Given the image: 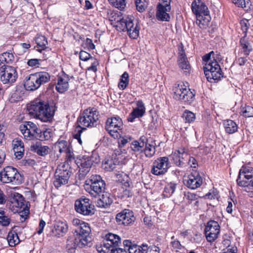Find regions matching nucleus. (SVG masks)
Here are the masks:
<instances>
[{
	"instance_id": "f257e3e1",
	"label": "nucleus",
	"mask_w": 253,
	"mask_h": 253,
	"mask_svg": "<svg viewBox=\"0 0 253 253\" xmlns=\"http://www.w3.org/2000/svg\"><path fill=\"white\" fill-rule=\"evenodd\" d=\"M27 110L30 114L45 122L50 121L53 116L48 104L39 99L32 101L28 106Z\"/></svg>"
},
{
	"instance_id": "f03ea898",
	"label": "nucleus",
	"mask_w": 253,
	"mask_h": 253,
	"mask_svg": "<svg viewBox=\"0 0 253 253\" xmlns=\"http://www.w3.org/2000/svg\"><path fill=\"white\" fill-rule=\"evenodd\" d=\"M211 54H213V51L204 55L203 60L205 62L204 66L205 75L207 80L212 83L220 80L223 77V73L217 61H213L210 59Z\"/></svg>"
},
{
	"instance_id": "7ed1b4c3",
	"label": "nucleus",
	"mask_w": 253,
	"mask_h": 253,
	"mask_svg": "<svg viewBox=\"0 0 253 253\" xmlns=\"http://www.w3.org/2000/svg\"><path fill=\"white\" fill-rule=\"evenodd\" d=\"M191 8L196 16V24L201 28L204 29L208 26L211 17L207 6L201 0H194L192 3Z\"/></svg>"
},
{
	"instance_id": "20e7f679",
	"label": "nucleus",
	"mask_w": 253,
	"mask_h": 253,
	"mask_svg": "<svg viewBox=\"0 0 253 253\" xmlns=\"http://www.w3.org/2000/svg\"><path fill=\"white\" fill-rule=\"evenodd\" d=\"M72 223L77 227L75 231L78 236V247L83 248L87 246L91 241V229L89 224L78 218L74 219Z\"/></svg>"
},
{
	"instance_id": "39448f33",
	"label": "nucleus",
	"mask_w": 253,
	"mask_h": 253,
	"mask_svg": "<svg viewBox=\"0 0 253 253\" xmlns=\"http://www.w3.org/2000/svg\"><path fill=\"white\" fill-rule=\"evenodd\" d=\"M116 27L118 30L127 31L130 38L136 39L139 36V27L137 22L134 23V18L132 16L118 17Z\"/></svg>"
},
{
	"instance_id": "423d86ee",
	"label": "nucleus",
	"mask_w": 253,
	"mask_h": 253,
	"mask_svg": "<svg viewBox=\"0 0 253 253\" xmlns=\"http://www.w3.org/2000/svg\"><path fill=\"white\" fill-rule=\"evenodd\" d=\"M50 75L47 72H41L30 74L24 80V87L27 90L34 91L38 89L42 84L47 83Z\"/></svg>"
},
{
	"instance_id": "0eeeda50",
	"label": "nucleus",
	"mask_w": 253,
	"mask_h": 253,
	"mask_svg": "<svg viewBox=\"0 0 253 253\" xmlns=\"http://www.w3.org/2000/svg\"><path fill=\"white\" fill-rule=\"evenodd\" d=\"M238 186L247 192H253V168L243 166L240 169L237 179Z\"/></svg>"
},
{
	"instance_id": "6e6552de",
	"label": "nucleus",
	"mask_w": 253,
	"mask_h": 253,
	"mask_svg": "<svg viewBox=\"0 0 253 253\" xmlns=\"http://www.w3.org/2000/svg\"><path fill=\"white\" fill-rule=\"evenodd\" d=\"M98 120V112L94 108L85 109L78 120V126L82 129L96 126Z\"/></svg>"
},
{
	"instance_id": "1a4fd4ad",
	"label": "nucleus",
	"mask_w": 253,
	"mask_h": 253,
	"mask_svg": "<svg viewBox=\"0 0 253 253\" xmlns=\"http://www.w3.org/2000/svg\"><path fill=\"white\" fill-rule=\"evenodd\" d=\"M173 98L185 103L190 104L193 102L195 94L187 88L184 83L175 84L173 88Z\"/></svg>"
},
{
	"instance_id": "9d476101",
	"label": "nucleus",
	"mask_w": 253,
	"mask_h": 253,
	"mask_svg": "<svg viewBox=\"0 0 253 253\" xmlns=\"http://www.w3.org/2000/svg\"><path fill=\"white\" fill-rule=\"evenodd\" d=\"M21 174L12 167H6L0 171V181L3 183L18 184L21 182Z\"/></svg>"
},
{
	"instance_id": "9b49d317",
	"label": "nucleus",
	"mask_w": 253,
	"mask_h": 253,
	"mask_svg": "<svg viewBox=\"0 0 253 253\" xmlns=\"http://www.w3.org/2000/svg\"><path fill=\"white\" fill-rule=\"evenodd\" d=\"M18 78L16 69L10 66L3 65L0 67V80L8 86L14 83Z\"/></svg>"
},
{
	"instance_id": "f8f14e48",
	"label": "nucleus",
	"mask_w": 253,
	"mask_h": 253,
	"mask_svg": "<svg viewBox=\"0 0 253 253\" xmlns=\"http://www.w3.org/2000/svg\"><path fill=\"white\" fill-rule=\"evenodd\" d=\"M123 122L119 117H112L107 120L106 128L114 138H119L122 132Z\"/></svg>"
},
{
	"instance_id": "ddd939ff",
	"label": "nucleus",
	"mask_w": 253,
	"mask_h": 253,
	"mask_svg": "<svg viewBox=\"0 0 253 253\" xmlns=\"http://www.w3.org/2000/svg\"><path fill=\"white\" fill-rule=\"evenodd\" d=\"M76 211L84 215H91L94 213V206L88 198L77 200L75 204Z\"/></svg>"
},
{
	"instance_id": "4468645a",
	"label": "nucleus",
	"mask_w": 253,
	"mask_h": 253,
	"mask_svg": "<svg viewBox=\"0 0 253 253\" xmlns=\"http://www.w3.org/2000/svg\"><path fill=\"white\" fill-rule=\"evenodd\" d=\"M169 167L168 157H160L153 162L151 172L156 175H162L167 172Z\"/></svg>"
},
{
	"instance_id": "2eb2a0df",
	"label": "nucleus",
	"mask_w": 253,
	"mask_h": 253,
	"mask_svg": "<svg viewBox=\"0 0 253 253\" xmlns=\"http://www.w3.org/2000/svg\"><path fill=\"white\" fill-rule=\"evenodd\" d=\"M220 232V226L217 222L214 220L209 221L205 228V233L207 240L209 242L214 241Z\"/></svg>"
},
{
	"instance_id": "dca6fc26",
	"label": "nucleus",
	"mask_w": 253,
	"mask_h": 253,
	"mask_svg": "<svg viewBox=\"0 0 253 253\" xmlns=\"http://www.w3.org/2000/svg\"><path fill=\"white\" fill-rule=\"evenodd\" d=\"M64 152L65 153L66 161L64 162V168L67 167L66 169H64V172H66L67 176L64 175V185L68 183L67 178H69L72 171L70 170H68L67 169L69 168L71 169V166L73 165H75V155L73 152V149L72 147L69 144L67 148L64 149Z\"/></svg>"
},
{
	"instance_id": "f3484780",
	"label": "nucleus",
	"mask_w": 253,
	"mask_h": 253,
	"mask_svg": "<svg viewBox=\"0 0 253 253\" xmlns=\"http://www.w3.org/2000/svg\"><path fill=\"white\" fill-rule=\"evenodd\" d=\"M79 171L83 175H85L90 170L93 164H97L99 162V158L94 155L84 156L80 160Z\"/></svg>"
},
{
	"instance_id": "a211bd4d",
	"label": "nucleus",
	"mask_w": 253,
	"mask_h": 253,
	"mask_svg": "<svg viewBox=\"0 0 253 253\" xmlns=\"http://www.w3.org/2000/svg\"><path fill=\"white\" fill-rule=\"evenodd\" d=\"M135 220L133 212L129 210L125 209L116 216V220L119 225L127 226L131 224Z\"/></svg>"
},
{
	"instance_id": "6ab92c4d",
	"label": "nucleus",
	"mask_w": 253,
	"mask_h": 253,
	"mask_svg": "<svg viewBox=\"0 0 253 253\" xmlns=\"http://www.w3.org/2000/svg\"><path fill=\"white\" fill-rule=\"evenodd\" d=\"M9 208L14 213L22 211L21 209H24V198L22 195L18 193L13 194L10 200Z\"/></svg>"
},
{
	"instance_id": "aec40b11",
	"label": "nucleus",
	"mask_w": 253,
	"mask_h": 253,
	"mask_svg": "<svg viewBox=\"0 0 253 253\" xmlns=\"http://www.w3.org/2000/svg\"><path fill=\"white\" fill-rule=\"evenodd\" d=\"M121 243V238L117 234L112 233L107 234L103 240V246L106 250L114 249Z\"/></svg>"
},
{
	"instance_id": "412c9836",
	"label": "nucleus",
	"mask_w": 253,
	"mask_h": 253,
	"mask_svg": "<svg viewBox=\"0 0 253 253\" xmlns=\"http://www.w3.org/2000/svg\"><path fill=\"white\" fill-rule=\"evenodd\" d=\"M183 48L184 46L182 43H181L178 45L179 57L177 62L179 67L187 74L189 73L191 67L187 60V58L186 57Z\"/></svg>"
},
{
	"instance_id": "4be33fe9",
	"label": "nucleus",
	"mask_w": 253,
	"mask_h": 253,
	"mask_svg": "<svg viewBox=\"0 0 253 253\" xmlns=\"http://www.w3.org/2000/svg\"><path fill=\"white\" fill-rule=\"evenodd\" d=\"M185 184L191 189H196L203 183V179L199 173H191L184 180Z\"/></svg>"
},
{
	"instance_id": "5701e85b",
	"label": "nucleus",
	"mask_w": 253,
	"mask_h": 253,
	"mask_svg": "<svg viewBox=\"0 0 253 253\" xmlns=\"http://www.w3.org/2000/svg\"><path fill=\"white\" fill-rule=\"evenodd\" d=\"M145 113V107L142 100L136 102V107L133 109L127 118L128 122H132L135 119L142 117Z\"/></svg>"
},
{
	"instance_id": "b1692460",
	"label": "nucleus",
	"mask_w": 253,
	"mask_h": 253,
	"mask_svg": "<svg viewBox=\"0 0 253 253\" xmlns=\"http://www.w3.org/2000/svg\"><path fill=\"white\" fill-rule=\"evenodd\" d=\"M105 188V182L97 183L89 186H84L85 190L92 197H97L104 192Z\"/></svg>"
},
{
	"instance_id": "393cba45",
	"label": "nucleus",
	"mask_w": 253,
	"mask_h": 253,
	"mask_svg": "<svg viewBox=\"0 0 253 253\" xmlns=\"http://www.w3.org/2000/svg\"><path fill=\"white\" fill-rule=\"evenodd\" d=\"M113 201L112 196L109 193L103 192L101 197L97 201L98 207L106 208L110 206Z\"/></svg>"
},
{
	"instance_id": "a878e982",
	"label": "nucleus",
	"mask_w": 253,
	"mask_h": 253,
	"mask_svg": "<svg viewBox=\"0 0 253 253\" xmlns=\"http://www.w3.org/2000/svg\"><path fill=\"white\" fill-rule=\"evenodd\" d=\"M166 6L162 5H157V11L156 13V17L158 19L163 21H169L170 19V16L168 12L170 10H166Z\"/></svg>"
},
{
	"instance_id": "bb28decb",
	"label": "nucleus",
	"mask_w": 253,
	"mask_h": 253,
	"mask_svg": "<svg viewBox=\"0 0 253 253\" xmlns=\"http://www.w3.org/2000/svg\"><path fill=\"white\" fill-rule=\"evenodd\" d=\"M241 46L240 52L246 56H248L253 50L252 46L250 42L246 38L242 37L240 41Z\"/></svg>"
},
{
	"instance_id": "cd10ccee",
	"label": "nucleus",
	"mask_w": 253,
	"mask_h": 253,
	"mask_svg": "<svg viewBox=\"0 0 253 253\" xmlns=\"http://www.w3.org/2000/svg\"><path fill=\"white\" fill-rule=\"evenodd\" d=\"M142 152L144 153L146 157L149 158H152L156 152V147L154 142H149L146 138V142L143 149Z\"/></svg>"
},
{
	"instance_id": "c85d7f7f",
	"label": "nucleus",
	"mask_w": 253,
	"mask_h": 253,
	"mask_svg": "<svg viewBox=\"0 0 253 253\" xmlns=\"http://www.w3.org/2000/svg\"><path fill=\"white\" fill-rule=\"evenodd\" d=\"M24 94V89L21 87H16L15 90L11 92L9 101L11 102H15L22 99Z\"/></svg>"
},
{
	"instance_id": "c756f323",
	"label": "nucleus",
	"mask_w": 253,
	"mask_h": 253,
	"mask_svg": "<svg viewBox=\"0 0 253 253\" xmlns=\"http://www.w3.org/2000/svg\"><path fill=\"white\" fill-rule=\"evenodd\" d=\"M78 240L74 235L68 237L66 241V249L68 253H74L78 245Z\"/></svg>"
},
{
	"instance_id": "7c9ffc66",
	"label": "nucleus",
	"mask_w": 253,
	"mask_h": 253,
	"mask_svg": "<svg viewBox=\"0 0 253 253\" xmlns=\"http://www.w3.org/2000/svg\"><path fill=\"white\" fill-rule=\"evenodd\" d=\"M146 142V137L142 136L139 140L133 141L131 144L130 148L134 152H142Z\"/></svg>"
},
{
	"instance_id": "2f4dec72",
	"label": "nucleus",
	"mask_w": 253,
	"mask_h": 253,
	"mask_svg": "<svg viewBox=\"0 0 253 253\" xmlns=\"http://www.w3.org/2000/svg\"><path fill=\"white\" fill-rule=\"evenodd\" d=\"M138 253H160V249L156 246H148L147 244H142L137 246Z\"/></svg>"
},
{
	"instance_id": "473e14b6",
	"label": "nucleus",
	"mask_w": 253,
	"mask_h": 253,
	"mask_svg": "<svg viewBox=\"0 0 253 253\" xmlns=\"http://www.w3.org/2000/svg\"><path fill=\"white\" fill-rule=\"evenodd\" d=\"M223 125L226 132L229 134H232L238 130V127L237 125L234 121L231 120H225Z\"/></svg>"
},
{
	"instance_id": "72a5a7b5",
	"label": "nucleus",
	"mask_w": 253,
	"mask_h": 253,
	"mask_svg": "<svg viewBox=\"0 0 253 253\" xmlns=\"http://www.w3.org/2000/svg\"><path fill=\"white\" fill-rule=\"evenodd\" d=\"M35 42L37 44V50L39 52H42L46 48L47 41L44 36L38 35L35 38Z\"/></svg>"
},
{
	"instance_id": "f704fd0d",
	"label": "nucleus",
	"mask_w": 253,
	"mask_h": 253,
	"mask_svg": "<svg viewBox=\"0 0 253 253\" xmlns=\"http://www.w3.org/2000/svg\"><path fill=\"white\" fill-rule=\"evenodd\" d=\"M21 128L23 130H26L29 128L32 134H35L34 138L36 139L40 130L35 124L31 122H25L23 124H21Z\"/></svg>"
},
{
	"instance_id": "c9c22d12",
	"label": "nucleus",
	"mask_w": 253,
	"mask_h": 253,
	"mask_svg": "<svg viewBox=\"0 0 253 253\" xmlns=\"http://www.w3.org/2000/svg\"><path fill=\"white\" fill-rule=\"evenodd\" d=\"M62 168H63V165L59 166L55 172L56 180L54 181V185L57 188L60 187L62 184V180H63Z\"/></svg>"
},
{
	"instance_id": "e433bc0d",
	"label": "nucleus",
	"mask_w": 253,
	"mask_h": 253,
	"mask_svg": "<svg viewBox=\"0 0 253 253\" xmlns=\"http://www.w3.org/2000/svg\"><path fill=\"white\" fill-rule=\"evenodd\" d=\"M7 240L9 245L11 247L15 246L20 242L17 234L15 231H10L8 233Z\"/></svg>"
},
{
	"instance_id": "4c0bfd02",
	"label": "nucleus",
	"mask_w": 253,
	"mask_h": 253,
	"mask_svg": "<svg viewBox=\"0 0 253 253\" xmlns=\"http://www.w3.org/2000/svg\"><path fill=\"white\" fill-rule=\"evenodd\" d=\"M128 82V74L127 72H125L121 77L118 84V87L122 90H124L127 86Z\"/></svg>"
},
{
	"instance_id": "58836bf2",
	"label": "nucleus",
	"mask_w": 253,
	"mask_h": 253,
	"mask_svg": "<svg viewBox=\"0 0 253 253\" xmlns=\"http://www.w3.org/2000/svg\"><path fill=\"white\" fill-rule=\"evenodd\" d=\"M103 183L104 181L102 179L101 176L99 175H92L90 178L85 181V186H90L97 183Z\"/></svg>"
},
{
	"instance_id": "ea45409f",
	"label": "nucleus",
	"mask_w": 253,
	"mask_h": 253,
	"mask_svg": "<svg viewBox=\"0 0 253 253\" xmlns=\"http://www.w3.org/2000/svg\"><path fill=\"white\" fill-rule=\"evenodd\" d=\"M240 114L246 118L253 117V107L250 106H245L241 108Z\"/></svg>"
},
{
	"instance_id": "a19ab883",
	"label": "nucleus",
	"mask_w": 253,
	"mask_h": 253,
	"mask_svg": "<svg viewBox=\"0 0 253 253\" xmlns=\"http://www.w3.org/2000/svg\"><path fill=\"white\" fill-rule=\"evenodd\" d=\"M14 56L10 52H4L0 55V61L2 63H9L13 60Z\"/></svg>"
},
{
	"instance_id": "79ce46f5",
	"label": "nucleus",
	"mask_w": 253,
	"mask_h": 253,
	"mask_svg": "<svg viewBox=\"0 0 253 253\" xmlns=\"http://www.w3.org/2000/svg\"><path fill=\"white\" fill-rule=\"evenodd\" d=\"M51 137L50 131L49 129L40 130L39 134L37 135V139L41 140H48Z\"/></svg>"
},
{
	"instance_id": "37998d69",
	"label": "nucleus",
	"mask_w": 253,
	"mask_h": 253,
	"mask_svg": "<svg viewBox=\"0 0 253 253\" xmlns=\"http://www.w3.org/2000/svg\"><path fill=\"white\" fill-rule=\"evenodd\" d=\"M173 154V158L174 160H175V164L177 166H180L181 164V161L180 160V156L179 155H183L185 154V149L184 148H181L180 149L177 151Z\"/></svg>"
},
{
	"instance_id": "c03bdc74",
	"label": "nucleus",
	"mask_w": 253,
	"mask_h": 253,
	"mask_svg": "<svg viewBox=\"0 0 253 253\" xmlns=\"http://www.w3.org/2000/svg\"><path fill=\"white\" fill-rule=\"evenodd\" d=\"M135 5L137 10L140 12H143L148 5L146 0H135Z\"/></svg>"
},
{
	"instance_id": "a18cd8bd",
	"label": "nucleus",
	"mask_w": 253,
	"mask_h": 253,
	"mask_svg": "<svg viewBox=\"0 0 253 253\" xmlns=\"http://www.w3.org/2000/svg\"><path fill=\"white\" fill-rule=\"evenodd\" d=\"M177 184L174 182H171L165 187V192L168 193L167 196H171L175 191Z\"/></svg>"
},
{
	"instance_id": "49530a36",
	"label": "nucleus",
	"mask_w": 253,
	"mask_h": 253,
	"mask_svg": "<svg viewBox=\"0 0 253 253\" xmlns=\"http://www.w3.org/2000/svg\"><path fill=\"white\" fill-rule=\"evenodd\" d=\"M19 130L23 134L24 138L26 140H31L35 139L34 135L33 134L30 129L28 128L26 130H23L21 128V125L19 126Z\"/></svg>"
},
{
	"instance_id": "de8ad7c7",
	"label": "nucleus",
	"mask_w": 253,
	"mask_h": 253,
	"mask_svg": "<svg viewBox=\"0 0 253 253\" xmlns=\"http://www.w3.org/2000/svg\"><path fill=\"white\" fill-rule=\"evenodd\" d=\"M110 3L113 6L122 9L126 6V0H108Z\"/></svg>"
},
{
	"instance_id": "09e8293b",
	"label": "nucleus",
	"mask_w": 253,
	"mask_h": 253,
	"mask_svg": "<svg viewBox=\"0 0 253 253\" xmlns=\"http://www.w3.org/2000/svg\"><path fill=\"white\" fill-rule=\"evenodd\" d=\"M185 197L186 199L190 203H191L193 201H195V205H196L198 203V201L197 200L199 197L196 194L188 192L185 193Z\"/></svg>"
},
{
	"instance_id": "8fccbe9b",
	"label": "nucleus",
	"mask_w": 253,
	"mask_h": 253,
	"mask_svg": "<svg viewBox=\"0 0 253 253\" xmlns=\"http://www.w3.org/2000/svg\"><path fill=\"white\" fill-rule=\"evenodd\" d=\"M10 221V218L4 215V211L0 212V224L3 226H7Z\"/></svg>"
},
{
	"instance_id": "3c124183",
	"label": "nucleus",
	"mask_w": 253,
	"mask_h": 253,
	"mask_svg": "<svg viewBox=\"0 0 253 253\" xmlns=\"http://www.w3.org/2000/svg\"><path fill=\"white\" fill-rule=\"evenodd\" d=\"M64 91L67 90L70 85L73 84L74 79L72 76L70 77L64 73Z\"/></svg>"
},
{
	"instance_id": "603ef678",
	"label": "nucleus",
	"mask_w": 253,
	"mask_h": 253,
	"mask_svg": "<svg viewBox=\"0 0 253 253\" xmlns=\"http://www.w3.org/2000/svg\"><path fill=\"white\" fill-rule=\"evenodd\" d=\"M233 2L243 8H250L251 5L250 0H232Z\"/></svg>"
},
{
	"instance_id": "864d4df0",
	"label": "nucleus",
	"mask_w": 253,
	"mask_h": 253,
	"mask_svg": "<svg viewBox=\"0 0 253 253\" xmlns=\"http://www.w3.org/2000/svg\"><path fill=\"white\" fill-rule=\"evenodd\" d=\"M182 117L188 123L193 122L195 119V114L189 111H185L183 114Z\"/></svg>"
},
{
	"instance_id": "5fc2aeb1",
	"label": "nucleus",
	"mask_w": 253,
	"mask_h": 253,
	"mask_svg": "<svg viewBox=\"0 0 253 253\" xmlns=\"http://www.w3.org/2000/svg\"><path fill=\"white\" fill-rule=\"evenodd\" d=\"M103 167L106 170L111 171L116 168V164L112 159L108 160L103 164Z\"/></svg>"
},
{
	"instance_id": "6e6d98bb",
	"label": "nucleus",
	"mask_w": 253,
	"mask_h": 253,
	"mask_svg": "<svg viewBox=\"0 0 253 253\" xmlns=\"http://www.w3.org/2000/svg\"><path fill=\"white\" fill-rule=\"evenodd\" d=\"M55 89L59 93H63V79L61 76L58 78L57 82L55 84Z\"/></svg>"
},
{
	"instance_id": "4d7b16f0",
	"label": "nucleus",
	"mask_w": 253,
	"mask_h": 253,
	"mask_svg": "<svg viewBox=\"0 0 253 253\" xmlns=\"http://www.w3.org/2000/svg\"><path fill=\"white\" fill-rule=\"evenodd\" d=\"M240 25L241 30L244 34V36L243 37H246L247 32L249 26V21L246 19L242 20L241 21Z\"/></svg>"
},
{
	"instance_id": "13d9d810",
	"label": "nucleus",
	"mask_w": 253,
	"mask_h": 253,
	"mask_svg": "<svg viewBox=\"0 0 253 253\" xmlns=\"http://www.w3.org/2000/svg\"><path fill=\"white\" fill-rule=\"evenodd\" d=\"M63 223L60 220L56 219L55 220V224L54 225L55 227V232L57 233V234L60 235L59 232L61 234L63 232V226H62Z\"/></svg>"
},
{
	"instance_id": "bf43d9fd",
	"label": "nucleus",
	"mask_w": 253,
	"mask_h": 253,
	"mask_svg": "<svg viewBox=\"0 0 253 253\" xmlns=\"http://www.w3.org/2000/svg\"><path fill=\"white\" fill-rule=\"evenodd\" d=\"M48 147L46 146L38 147L35 151L37 153L41 156H44L48 153Z\"/></svg>"
},
{
	"instance_id": "052dcab7",
	"label": "nucleus",
	"mask_w": 253,
	"mask_h": 253,
	"mask_svg": "<svg viewBox=\"0 0 253 253\" xmlns=\"http://www.w3.org/2000/svg\"><path fill=\"white\" fill-rule=\"evenodd\" d=\"M122 132L121 133V136L119 138H114L115 139H119V147H124L127 143H128L130 140V138L129 137H124L122 136Z\"/></svg>"
},
{
	"instance_id": "680f3d73",
	"label": "nucleus",
	"mask_w": 253,
	"mask_h": 253,
	"mask_svg": "<svg viewBox=\"0 0 253 253\" xmlns=\"http://www.w3.org/2000/svg\"><path fill=\"white\" fill-rule=\"evenodd\" d=\"M80 58L83 61H87L89 59H93L94 58H93L88 52L82 50L80 53Z\"/></svg>"
},
{
	"instance_id": "e2e57ef3",
	"label": "nucleus",
	"mask_w": 253,
	"mask_h": 253,
	"mask_svg": "<svg viewBox=\"0 0 253 253\" xmlns=\"http://www.w3.org/2000/svg\"><path fill=\"white\" fill-rule=\"evenodd\" d=\"M171 239L172 240L170 243V244L172 246V247L174 249H176V250L181 249L182 248V245L180 244V242L177 240H175L174 236L171 237Z\"/></svg>"
},
{
	"instance_id": "0e129e2a",
	"label": "nucleus",
	"mask_w": 253,
	"mask_h": 253,
	"mask_svg": "<svg viewBox=\"0 0 253 253\" xmlns=\"http://www.w3.org/2000/svg\"><path fill=\"white\" fill-rule=\"evenodd\" d=\"M55 151H58L60 153L63 152L62 149L63 148V140L59 139L57 142L54 144Z\"/></svg>"
},
{
	"instance_id": "69168bd1",
	"label": "nucleus",
	"mask_w": 253,
	"mask_h": 253,
	"mask_svg": "<svg viewBox=\"0 0 253 253\" xmlns=\"http://www.w3.org/2000/svg\"><path fill=\"white\" fill-rule=\"evenodd\" d=\"M92 62H91V65L89 67H88L87 69L88 71H92L93 72H96L97 70V66L99 65V63L98 61L95 59L93 58V59H92Z\"/></svg>"
},
{
	"instance_id": "338daca9",
	"label": "nucleus",
	"mask_w": 253,
	"mask_h": 253,
	"mask_svg": "<svg viewBox=\"0 0 253 253\" xmlns=\"http://www.w3.org/2000/svg\"><path fill=\"white\" fill-rule=\"evenodd\" d=\"M210 59H211L213 61H217L218 63V62L220 61L222 59V57L219 53L217 52L216 53L213 52V54H211L210 55Z\"/></svg>"
},
{
	"instance_id": "774afa93",
	"label": "nucleus",
	"mask_w": 253,
	"mask_h": 253,
	"mask_svg": "<svg viewBox=\"0 0 253 253\" xmlns=\"http://www.w3.org/2000/svg\"><path fill=\"white\" fill-rule=\"evenodd\" d=\"M188 165L193 168L196 169L198 165L197 160L193 157H190L188 160Z\"/></svg>"
}]
</instances>
